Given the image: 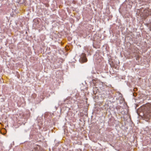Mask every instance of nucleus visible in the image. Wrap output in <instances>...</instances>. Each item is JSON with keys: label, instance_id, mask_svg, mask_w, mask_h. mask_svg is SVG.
Here are the masks:
<instances>
[{"label": "nucleus", "instance_id": "nucleus-1", "mask_svg": "<svg viewBox=\"0 0 151 151\" xmlns=\"http://www.w3.org/2000/svg\"><path fill=\"white\" fill-rule=\"evenodd\" d=\"M141 109L144 114L151 113V109L148 106H142L141 107Z\"/></svg>", "mask_w": 151, "mask_h": 151}, {"label": "nucleus", "instance_id": "nucleus-2", "mask_svg": "<svg viewBox=\"0 0 151 151\" xmlns=\"http://www.w3.org/2000/svg\"><path fill=\"white\" fill-rule=\"evenodd\" d=\"M79 61L82 63L86 62L87 61V59L84 54H82L81 55Z\"/></svg>", "mask_w": 151, "mask_h": 151}, {"label": "nucleus", "instance_id": "nucleus-3", "mask_svg": "<svg viewBox=\"0 0 151 151\" xmlns=\"http://www.w3.org/2000/svg\"><path fill=\"white\" fill-rule=\"evenodd\" d=\"M3 99V101H4V99Z\"/></svg>", "mask_w": 151, "mask_h": 151}, {"label": "nucleus", "instance_id": "nucleus-4", "mask_svg": "<svg viewBox=\"0 0 151 151\" xmlns=\"http://www.w3.org/2000/svg\"><path fill=\"white\" fill-rule=\"evenodd\" d=\"M93 82V83H95L94 82L93 80H92Z\"/></svg>", "mask_w": 151, "mask_h": 151}, {"label": "nucleus", "instance_id": "nucleus-5", "mask_svg": "<svg viewBox=\"0 0 151 151\" xmlns=\"http://www.w3.org/2000/svg\"><path fill=\"white\" fill-rule=\"evenodd\" d=\"M93 93H94V94H95V92H94V91H93Z\"/></svg>", "mask_w": 151, "mask_h": 151}, {"label": "nucleus", "instance_id": "nucleus-6", "mask_svg": "<svg viewBox=\"0 0 151 151\" xmlns=\"http://www.w3.org/2000/svg\"><path fill=\"white\" fill-rule=\"evenodd\" d=\"M66 100V99H65V100H64V102H65V100Z\"/></svg>", "mask_w": 151, "mask_h": 151}]
</instances>
